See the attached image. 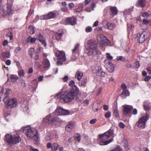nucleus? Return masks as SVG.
Masks as SVG:
<instances>
[{
    "label": "nucleus",
    "mask_w": 151,
    "mask_h": 151,
    "mask_svg": "<svg viewBox=\"0 0 151 151\" xmlns=\"http://www.w3.org/2000/svg\"><path fill=\"white\" fill-rule=\"evenodd\" d=\"M83 7V5L81 4L79 5L78 8L76 9V12H80L82 10Z\"/></svg>",
    "instance_id": "nucleus-44"
},
{
    "label": "nucleus",
    "mask_w": 151,
    "mask_h": 151,
    "mask_svg": "<svg viewBox=\"0 0 151 151\" xmlns=\"http://www.w3.org/2000/svg\"><path fill=\"white\" fill-rule=\"evenodd\" d=\"M97 121V120L96 119H93L91 120L90 121L89 123L91 124H95Z\"/></svg>",
    "instance_id": "nucleus-55"
},
{
    "label": "nucleus",
    "mask_w": 151,
    "mask_h": 151,
    "mask_svg": "<svg viewBox=\"0 0 151 151\" xmlns=\"http://www.w3.org/2000/svg\"><path fill=\"white\" fill-rule=\"evenodd\" d=\"M129 93L128 91L127 90H124L123 91L121 95V96L123 99H125L127 96H129Z\"/></svg>",
    "instance_id": "nucleus-25"
},
{
    "label": "nucleus",
    "mask_w": 151,
    "mask_h": 151,
    "mask_svg": "<svg viewBox=\"0 0 151 151\" xmlns=\"http://www.w3.org/2000/svg\"><path fill=\"white\" fill-rule=\"evenodd\" d=\"M55 54L58 60H60L63 61H66V58L65 54L63 51L56 50L55 52Z\"/></svg>",
    "instance_id": "nucleus-11"
},
{
    "label": "nucleus",
    "mask_w": 151,
    "mask_h": 151,
    "mask_svg": "<svg viewBox=\"0 0 151 151\" xmlns=\"http://www.w3.org/2000/svg\"><path fill=\"white\" fill-rule=\"evenodd\" d=\"M106 58L107 59H105L104 61V63H107L108 62L111 61L113 59V57L109 53H106Z\"/></svg>",
    "instance_id": "nucleus-24"
},
{
    "label": "nucleus",
    "mask_w": 151,
    "mask_h": 151,
    "mask_svg": "<svg viewBox=\"0 0 151 151\" xmlns=\"http://www.w3.org/2000/svg\"><path fill=\"white\" fill-rule=\"evenodd\" d=\"M74 138L78 142H80L81 139V135L79 134H75L74 135Z\"/></svg>",
    "instance_id": "nucleus-34"
},
{
    "label": "nucleus",
    "mask_w": 151,
    "mask_h": 151,
    "mask_svg": "<svg viewBox=\"0 0 151 151\" xmlns=\"http://www.w3.org/2000/svg\"><path fill=\"white\" fill-rule=\"evenodd\" d=\"M118 125L121 128L123 129L125 127V125L122 122H120L119 123Z\"/></svg>",
    "instance_id": "nucleus-53"
},
{
    "label": "nucleus",
    "mask_w": 151,
    "mask_h": 151,
    "mask_svg": "<svg viewBox=\"0 0 151 151\" xmlns=\"http://www.w3.org/2000/svg\"><path fill=\"white\" fill-rule=\"evenodd\" d=\"M57 61V63L58 65H62L63 64V62L64 61H63L60 60H59Z\"/></svg>",
    "instance_id": "nucleus-64"
},
{
    "label": "nucleus",
    "mask_w": 151,
    "mask_h": 151,
    "mask_svg": "<svg viewBox=\"0 0 151 151\" xmlns=\"http://www.w3.org/2000/svg\"><path fill=\"white\" fill-rule=\"evenodd\" d=\"M44 76H40L38 78V81L39 82L42 81L43 80Z\"/></svg>",
    "instance_id": "nucleus-61"
},
{
    "label": "nucleus",
    "mask_w": 151,
    "mask_h": 151,
    "mask_svg": "<svg viewBox=\"0 0 151 151\" xmlns=\"http://www.w3.org/2000/svg\"><path fill=\"white\" fill-rule=\"evenodd\" d=\"M56 15V13L55 11L50 12L47 14L41 16L40 19L41 20L48 19L54 18Z\"/></svg>",
    "instance_id": "nucleus-9"
},
{
    "label": "nucleus",
    "mask_w": 151,
    "mask_h": 151,
    "mask_svg": "<svg viewBox=\"0 0 151 151\" xmlns=\"http://www.w3.org/2000/svg\"><path fill=\"white\" fill-rule=\"evenodd\" d=\"M116 59L117 60H121L122 62H125L126 61V58L123 56H121L117 57Z\"/></svg>",
    "instance_id": "nucleus-42"
},
{
    "label": "nucleus",
    "mask_w": 151,
    "mask_h": 151,
    "mask_svg": "<svg viewBox=\"0 0 151 151\" xmlns=\"http://www.w3.org/2000/svg\"><path fill=\"white\" fill-rule=\"evenodd\" d=\"M105 64L107 65V70L109 72H112L113 71L114 68V65L112 63L111 61L108 62L107 63H105Z\"/></svg>",
    "instance_id": "nucleus-20"
},
{
    "label": "nucleus",
    "mask_w": 151,
    "mask_h": 151,
    "mask_svg": "<svg viewBox=\"0 0 151 151\" xmlns=\"http://www.w3.org/2000/svg\"><path fill=\"white\" fill-rule=\"evenodd\" d=\"M68 6L70 9H71L74 6V5L73 3L71 2L69 4Z\"/></svg>",
    "instance_id": "nucleus-59"
},
{
    "label": "nucleus",
    "mask_w": 151,
    "mask_h": 151,
    "mask_svg": "<svg viewBox=\"0 0 151 151\" xmlns=\"http://www.w3.org/2000/svg\"><path fill=\"white\" fill-rule=\"evenodd\" d=\"M114 137L113 130L110 129L105 133L98 135V138L102 141L99 142V144L100 145H107L113 141Z\"/></svg>",
    "instance_id": "nucleus-3"
},
{
    "label": "nucleus",
    "mask_w": 151,
    "mask_h": 151,
    "mask_svg": "<svg viewBox=\"0 0 151 151\" xmlns=\"http://www.w3.org/2000/svg\"><path fill=\"white\" fill-rule=\"evenodd\" d=\"M133 109V106H131L126 105L124 106L123 109V115H127L130 114Z\"/></svg>",
    "instance_id": "nucleus-14"
},
{
    "label": "nucleus",
    "mask_w": 151,
    "mask_h": 151,
    "mask_svg": "<svg viewBox=\"0 0 151 151\" xmlns=\"http://www.w3.org/2000/svg\"><path fill=\"white\" fill-rule=\"evenodd\" d=\"M5 141L9 144H16L21 142V139L18 134L14 135L7 134L5 136Z\"/></svg>",
    "instance_id": "nucleus-5"
},
{
    "label": "nucleus",
    "mask_w": 151,
    "mask_h": 151,
    "mask_svg": "<svg viewBox=\"0 0 151 151\" xmlns=\"http://www.w3.org/2000/svg\"><path fill=\"white\" fill-rule=\"evenodd\" d=\"M3 97H4V94H3V92L1 91L0 92V101H1L2 99L4 100Z\"/></svg>",
    "instance_id": "nucleus-56"
},
{
    "label": "nucleus",
    "mask_w": 151,
    "mask_h": 151,
    "mask_svg": "<svg viewBox=\"0 0 151 151\" xmlns=\"http://www.w3.org/2000/svg\"><path fill=\"white\" fill-rule=\"evenodd\" d=\"M149 115L147 113H146L140 118L137 122V126L139 127L145 128V124L147 120L149 119Z\"/></svg>",
    "instance_id": "nucleus-7"
},
{
    "label": "nucleus",
    "mask_w": 151,
    "mask_h": 151,
    "mask_svg": "<svg viewBox=\"0 0 151 151\" xmlns=\"http://www.w3.org/2000/svg\"><path fill=\"white\" fill-rule=\"evenodd\" d=\"M79 45L78 44H76L75 45L74 48L72 50V52L73 53H74L76 51Z\"/></svg>",
    "instance_id": "nucleus-50"
},
{
    "label": "nucleus",
    "mask_w": 151,
    "mask_h": 151,
    "mask_svg": "<svg viewBox=\"0 0 151 151\" xmlns=\"http://www.w3.org/2000/svg\"><path fill=\"white\" fill-rule=\"evenodd\" d=\"M62 7L61 10L62 11L64 12H66L68 11V9L67 7V3L65 1L61 3Z\"/></svg>",
    "instance_id": "nucleus-23"
},
{
    "label": "nucleus",
    "mask_w": 151,
    "mask_h": 151,
    "mask_svg": "<svg viewBox=\"0 0 151 151\" xmlns=\"http://www.w3.org/2000/svg\"><path fill=\"white\" fill-rule=\"evenodd\" d=\"M118 11L116 7L111 6L109 9V14L112 17H113L117 14Z\"/></svg>",
    "instance_id": "nucleus-15"
},
{
    "label": "nucleus",
    "mask_w": 151,
    "mask_h": 151,
    "mask_svg": "<svg viewBox=\"0 0 151 151\" xmlns=\"http://www.w3.org/2000/svg\"><path fill=\"white\" fill-rule=\"evenodd\" d=\"M63 29L59 30L55 34V36L56 39L58 41L60 40L63 36Z\"/></svg>",
    "instance_id": "nucleus-19"
},
{
    "label": "nucleus",
    "mask_w": 151,
    "mask_h": 151,
    "mask_svg": "<svg viewBox=\"0 0 151 151\" xmlns=\"http://www.w3.org/2000/svg\"><path fill=\"white\" fill-rule=\"evenodd\" d=\"M26 135L28 137L31 138L33 135L35 133L37 132V130L35 129H31L25 127L23 130Z\"/></svg>",
    "instance_id": "nucleus-12"
},
{
    "label": "nucleus",
    "mask_w": 151,
    "mask_h": 151,
    "mask_svg": "<svg viewBox=\"0 0 151 151\" xmlns=\"http://www.w3.org/2000/svg\"><path fill=\"white\" fill-rule=\"evenodd\" d=\"M29 28H30V33L32 35L34 34L35 33V31L34 28L32 26H30L29 27Z\"/></svg>",
    "instance_id": "nucleus-46"
},
{
    "label": "nucleus",
    "mask_w": 151,
    "mask_h": 151,
    "mask_svg": "<svg viewBox=\"0 0 151 151\" xmlns=\"http://www.w3.org/2000/svg\"><path fill=\"white\" fill-rule=\"evenodd\" d=\"M36 39L35 37H32L31 36H29L27 39V41L29 42L31 44L34 43L36 41Z\"/></svg>",
    "instance_id": "nucleus-27"
},
{
    "label": "nucleus",
    "mask_w": 151,
    "mask_h": 151,
    "mask_svg": "<svg viewBox=\"0 0 151 151\" xmlns=\"http://www.w3.org/2000/svg\"><path fill=\"white\" fill-rule=\"evenodd\" d=\"M2 55L3 57L6 58H9L10 56V52L9 51L3 52L2 53Z\"/></svg>",
    "instance_id": "nucleus-33"
},
{
    "label": "nucleus",
    "mask_w": 151,
    "mask_h": 151,
    "mask_svg": "<svg viewBox=\"0 0 151 151\" xmlns=\"http://www.w3.org/2000/svg\"><path fill=\"white\" fill-rule=\"evenodd\" d=\"M50 64L49 60L47 59H44L43 60L42 62V65L44 68H49Z\"/></svg>",
    "instance_id": "nucleus-21"
},
{
    "label": "nucleus",
    "mask_w": 151,
    "mask_h": 151,
    "mask_svg": "<svg viewBox=\"0 0 151 151\" xmlns=\"http://www.w3.org/2000/svg\"><path fill=\"white\" fill-rule=\"evenodd\" d=\"M87 82V78H83L82 81L79 83L80 86L82 87H85L86 86Z\"/></svg>",
    "instance_id": "nucleus-26"
},
{
    "label": "nucleus",
    "mask_w": 151,
    "mask_h": 151,
    "mask_svg": "<svg viewBox=\"0 0 151 151\" xmlns=\"http://www.w3.org/2000/svg\"><path fill=\"white\" fill-rule=\"evenodd\" d=\"M104 115H105V117L106 118H109L111 116V113L110 111L108 112H106L105 114Z\"/></svg>",
    "instance_id": "nucleus-52"
},
{
    "label": "nucleus",
    "mask_w": 151,
    "mask_h": 151,
    "mask_svg": "<svg viewBox=\"0 0 151 151\" xmlns=\"http://www.w3.org/2000/svg\"><path fill=\"white\" fill-rule=\"evenodd\" d=\"M47 148L50 149L52 148V145L50 142L48 143L46 145Z\"/></svg>",
    "instance_id": "nucleus-62"
},
{
    "label": "nucleus",
    "mask_w": 151,
    "mask_h": 151,
    "mask_svg": "<svg viewBox=\"0 0 151 151\" xmlns=\"http://www.w3.org/2000/svg\"><path fill=\"white\" fill-rule=\"evenodd\" d=\"M10 91V90L9 89H6L5 93H4V97H3V99H4V101H5V99H6V98L8 96V95Z\"/></svg>",
    "instance_id": "nucleus-39"
},
{
    "label": "nucleus",
    "mask_w": 151,
    "mask_h": 151,
    "mask_svg": "<svg viewBox=\"0 0 151 151\" xmlns=\"http://www.w3.org/2000/svg\"><path fill=\"white\" fill-rule=\"evenodd\" d=\"M144 110L145 111H149L151 110V105L147 101H145L143 104Z\"/></svg>",
    "instance_id": "nucleus-18"
},
{
    "label": "nucleus",
    "mask_w": 151,
    "mask_h": 151,
    "mask_svg": "<svg viewBox=\"0 0 151 151\" xmlns=\"http://www.w3.org/2000/svg\"><path fill=\"white\" fill-rule=\"evenodd\" d=\"M151 78V76H146L144 80L145 81H148L150 80Z\"/></svg>",
    "instance_id": "nucleus-58"
},
{
    "label": "nucleus",
    "mask_w": 151,
    "mask_h": 151,
    "mask_svg": "<svg viewBox=\"0 0 151 151\" xmlns=\"http://www.w3.org/2000/svg\"><path fill=\"white\" fill-rule=\"evenodd\" d=\"M146 32H143L141 33H138L137 34L136 38L138 40L139 42L142 43L145 41L147 38Z\"/></svg>",
    "instance_id": "nucleus-13"
},
{
    "label": "nucleus",
    "mask_w": 151,
    "mask_h": 151,
    "mask_svg": "<svg viewBox=\"0 0 151 151\" xmlns=\"http://www.w3.org/2000/svg\"><path fill=\"white\" fill-rule=\"evenodd\" d=\"M34 50V49L32 47L30 48L29 50V54L31 58H33V54L35 53Z\"/></svg>",
    "instance_id": "nucleus-37"
},
{
    "label": "nucleus",
    "mask_w": 151,
    "mask_h": 151,
    "mask_svg": "<svg viewBox=\"0 0 151 151\" xmlns=\"http://www.w3.org/2000/svg\"><path fill=\"white\" fill-rule=\"evenodd\" d=\"M114 116L116 118L119 117V111L117 109H115L114 111Z\"/></svg>",
    "instance_id": "nucleus-40"
},
{
    "label": "nucleus",
    "mask_w": 151,
    "mask_h": 151,
    "mask_svg": "<svg viewBox=\"0 0 151 151\" xmlns=\"http://www.w3.org/2000/svg\"><path fill=\"white\" fill-rule=\"evenodd\" d=\"M142 16L144 18H147L149 16V14L146 12L142 13Z\"/></svg>",
    "instance_id": "nucleus-49"
},
{
    "label": "nucleus",
    "mask_w": 151,
    "mask_h": 151,
    "mask_svg": "<svg viewBox=\"0 0 151 151\" xmlns=\"http://www.w3.org/2000/svg\"><path fill=\"white\" fill-rule=\"evenodd\" d=\"M97 74L102 77H104L106 74L104 72L101 70V68L100 67L98 68V69L97 70Z\"/></svg>",
    "instance_id": "nucleus-30"
},
{
    "label": "nucleus",
    "mask_w": 151,
    "mask_h": 151,
    "mask_svg": "<svg viewBox=\"0 0 151 151\" xmlns=\"http://www.w3.org/2000/svg\"><path fill=\"white\" fill-rule=\"evenodd\" d=\"M69 111L65 110L59 106L55 110V112L47 116L43 119L46 123H50L55 122H59L60 120L58 118V115H65L69 114Z\"/></svg>",
    "instance_id": "nucleus-2"
},
{
    "label": "nucleus",
    "mask_w": 151,
    "mask_h": 151,
    "mask_svg": "<svg viewBox=\"0 0 151 151\" xmlns=\"http://www.w3.org/2000/svg\"><path fill=\"white\" fill-rule=\"evenodd\" d=\"M10 78L12 80H17L18 79V77L16 75H12L11 76Z\"/></svg>",
    "instance_id": "nucleus-45"
},
{
    "label": "nucleus",
    "mask_w": 151,
    "mask_h": 151,
    "mask_svg": "<svg viewBox=\"0 0 151 151\" xmlns=\"http://www.w3.org/2000/svg\"><path fill=\"white\" fill-rule=\"evenodd\" d=\"M85 31L86 32H89L92 31V29L90 27H88L86 28Z\"/></svg>",
    "instance_id": "nucleus-51"
},
{
    "label": "nucleus",
    "mask_w": 151,
    "mask_h": 151,
    "mask_svg": "<svg viewBox=\"0 0 151 151\" xmlns=\"http://www.w3.org/2000/svg\"><path fill=\"white\" fill-rule=\"evenodd\" d=\"M6 35L7 37H9L10 38V40H12L13 39V33H12V30H11L9 32L7 33Z\"/></svg>",
    "instance_id": "nucleus-38"
},
{
    "label": "nucleus",
    "mask_w": 151,
    "mask_h": 151,
    "mask_svg": "<svg viewBox=\"0 0 151 151\" xmlns=\"http://www.w3.org/2000/svg\"><path fill=\"white\" fill-rule=\"evenodd\" d=\"M59 145L56 143H53L52 144L51 150L52 151H56L58 149Z\"/></svg>",
    "instance_id": "nucleus-29"
},
{
    "label": "nucleus",
    "mask_w": 151,
    "mask_h": 151,
    "mask_svg": "<svg viewBox=\"0 0 151 151\" xmlns=\"http://www.w3.org/2000/svg\"><path fill=\"white\" fill-rule=\"evenodd\" d=\"M127 88V86L125 83H123L121 85V89L123 90V91L127 90L126 89Z\"/></svg>",
    "instance_id": "nucleus-47"
},
{
    "label": "nucleus",
    "mask_w": 151,
    "mask_h": 151,
    "mask_svg": "<svg viewBox=\"0 0 151 151\" xmlns=\"http://www.w3.org/2000/svg\"><path fill=\"white\" fill-rule=\"evenodd\" d=\"M116 27V25L114 23L109 22L107 28L109 30H111L114 28Z\"/></svg>",
    "instance_id": "nucleus-32"
},
{
    "label": "nucleus",
    "mask_w": 151,
    "mask_h": 151,
    "mask_svg": "<svg viewBox=\"0 0 151 151\" xmlns=\"http://www.w3.org/2000/svg\"><path fill=\"white\" fill-rule=\"evenodd\" d=\"M75 125V122L70 121L68 122L67 125L65 126V130L67 132L70 131L74 127Z\"/></svg>",
    "instance_id": "nucleus-16"
},
{
    "label": "nucleus",
    "mask_w": 151,
    "mask_h": 151,
    "mask_svg": "<svg viewBox=\"0 0 151 151\" xmlns=\"http://www.w3.org/2000/svg\"><path fill=\"white\" fill-rule=\"evenodd\" d=\"M18 74L21 77H23L25 74L24 70L23 69H21L19 70L18 72Z\"/></svg>",
    "instance_id": "nucleus-36"
},
{
    "label": "nucleus",
    "mask_w": 151,
    "mask_h": 151,
    "mask_svg": "<svg viewBox=\"0 0 151 151\" xmlns=\"http://www.w3.org/2000/svg\"><path fill=\"white\" fill-rule=\"evenodd\" d=\"M83 76V73L79 71H77L76 74V77L77 79L80 81Z\"/></svg>",
    "instance_id": "nucleus-28"
},
{
    "label": "nucleus",
    "mask_w": 151,
    "mask_h": 151,
    "mask_svg": "<svg viewBox=\"0 0 151 151\" xmlns=\"http://www.w3.org/2000/svg\"><path fill=\"white\" fill-rule=\"evenodd\" d=\"M12 4L8 3L6 8L1 9L0 13L4 17L10 16L13 13V10L12 9Z\"/></svg>",
    "instance_id": "nucleus-6"
},
{
    "label": "nucleus",
    "mask_w": 151,
    "mask_h": 151,
    "mask_svg": "<svg viewBox=\"0 0 151 151\" xmlns=\"http://www.w3.org/2000/svg\"><path fill=\"white\" fill-rule=\"evenodd\" d=\"M110 151H122V149L119 146L114 147V149L111 150Z\"/></svg>",
    "instance_id": "nucleus-43"
},
{
    "label": "nucleus",
    "mask_w": 151,
    "mask_h": 151,
    "mask_svg": "<svg viewBox=\"0 0 151 151\" xmlns=\"http://www.w3.org/2000/svg\"><path fill=\"white\" fill-rule=\"evenodd\" d=\"M135 65L136 68H139L140 66V63L138 61H136L135 63Z\"/></svg>",
    "instance_id": "nucleus-57"
},
{
    "label": "nucleus",
    "mask_w": 151,
    "mask_h": 151,
    "mask_svg": "<svg viewBox=\"0 0 151 151\" xmlns=\"http://www.w3.org/2000/svg\"><path fill=\"white\" fill-rule=\"evenodd\" d=\"M146 70L149 74H151V66L148 67L146 68Z\"/></svg>",
    "instance_id": "nucleus-60"
},
{
    "label": "nucleus",
    "mask_w": 151,
    "mask_h": 151,
    "mask_svg": "<svg viewBox=\"0 0 151 151\" xmlns=\"http://www.w3.org/2000/svg\"><path fill=\"white\" fill-rule=\"evenodd\" d=\"M77 19L75 17L67 18L64 21V24L66 25H75L77 24Z\"/></svg>",
    "instance_id": "nucleus-10"
},
{
    "label": "nucleus",
    "mask_w": 151,
    "mask_h": 151,
    "mask_svg": "<svg viewBox=\"0 0 151 151\" xmlns=\"http://www.w3.org/2000/svg\"><path fill=\"white\" fill-rule=\"evenodd\" d=\"M145 0H138L136 6L137 7L143 8L145 7Z\"/></svg>",
    "instance_id": "nucleus-22"
},
{
    "label": "nucleus",
    "mask_w": 151,
    "mask_h": 151,
    "mask_svg": "<svg viewBox=\"0 0 151 151\" xmlns=\"http://www.w3.org/2000/svg\"><path fill=\"white\" fill-rule=\"evenodd\" d=\"M75 84L73 80L71 81L68 85L72 86V88L68 92L60 94V97L66 103L71 102L73 100H74L79 104H81L83 101V99L81 96L78 88L74 85Z\"/></svg>",
    "instance_id": "nucleus-1"
},
{
    "label": "nucleus",
    "mask_w": 151,
    "mask_h": 151,
    "mask_svg": "<svg viewBox=\"0 0 151 151\" xmlns=\"http://www.w3.org/2000/svg\"><path fill=\"white\" fill-rule=\"evenodd\" d=\"M4 101L6 107L7 108H14L16 106L17 104V99L15 98H12L7 102Z\"/></svg>",
    "instance_id": "nucleus-8"
},
{
    "label": "nucleus",
    "mask_w": 151,
    "mask_h": 151,
    "mask_svg": "<svg viewBox=\"0 0 151 151\" xmlns=\"http://www.w3.org/2000/svg\"><path fill=\"white\" fill-rule=\"evenodd\" d=\"M88 47L85 50V52L88 55L96 56L100 54L101 52L97 48V44L93 42H91L88 43Z\"/></svg>",
    "instance_id": "nucleus-4"
},
{
    "label": "nucleus",
    "mask_w": 151,
    "mask_h": 151,
    "mask_svg": "<svg viewBox=\"0 0 151 151\" xmlns=\"http://www.w3.org/2000/svg\"><path fill=\"white\" fill-rule=\"evenodd\" d=\"M29 150L30 151H39V150L37 149H35L31 146H30Z\"/></svg>",
    "instance_id": "nucleus-63"
},
{
    "label": "nucleus",
    "mask_w": 151,
    "mask_h": 151,
    "mask_svg": "<svg viewBox=\"0 0 151 151\" xmlns=\"http://www.w3.org/2000/svg\"><path fill=\"white\" fill-rule=\"evenodd\" d=\"M100 37H104V40H105L104 42L107 44V45L111 46V42L109 40V39H107L105 36L104 35H101Z\"/></svg>",
    "instance_id": "nucleus-31"
},
{
    "label": "nucleus",
    "mask_w": 151,
    "mask_h": 151,
    "mask_svg": "<svg viewBox=\"0 0 151 151\" xmlns=\"http://www.w3.org/2000/svg\"><path fill=\"white\" fill-rule=\"evenodd\" d=\"M127 52L129 55H131L132 56H134L135 54V51L132 49H128Z\"/></svg>",
    "instance_id": "nucleus-41"
},
{
    "label": "nucleus",
    "mask_w": 151,
    "mask_h": 151,
    "mask_svg": "<svg viewBox=\"0 0 151 151\" xmlns=\"http://www.w3.org/2000/svg\"><path fill=\"white\" fill-rule=\"evenodd\" d=\"M142 22L145 25L148 24L149 23V21L146 19H143L142 20Z\"/></svg>",
    "instance_id": "nucleus-54"
},
{
    "label": "nucleus",
    "mask_w": 151,
    "mask_h": 151,
    "mask_svg": "<svg viewBox=\"0 0 151 151\" xmlns=\"http://www.w3.org/2000/svg\"><path fill=\"white\" fill-rule=\"evenodd\" d=\"M109 23L106 20H104L103 22V25L106 28H107Z\"/></svg>",
    "instance_id": "nucleus-48"
},
{
    "label": "nucleus",
    "mask_w": 151,
    "mask_h": 151,
    "mask_svg": "<svg viewBox=\"0 0 151 151\" xmlns=\"http://www.w3.org/2000/svg\"><path fill=\"white\" fill-rule=\"evenodd\" d=\"M33 139L36 141H37L38 140V133L37 130V132L34 134L33 135L32 137Z\"/></svg>",
    "instance_id": "nucleus-35"
},
{
    "label": "nucleus",
    "mask_w": 151,
    "mask_h": 151,
    "mask_svg": "<svg viewBox=\"0 0 151 151\" xmlns=\"http://www.w3.org/2000/svg\"><path fill=\"white\" fill-rule=\"evenodd\" d=\"M37 39L42 43V45H43L44 47H46L47 46V44L43 36L40 34H38L37 35Z\"/></svg>",
    "instance_id": "nucleus-17"
}]
</instances>
